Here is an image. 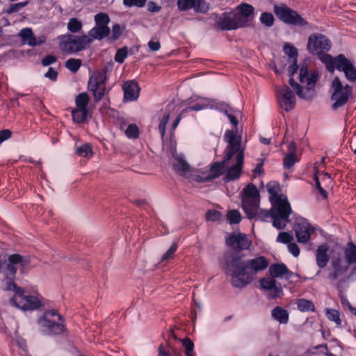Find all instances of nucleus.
I'll use <instances>...</instances> for the list:
<instances>
[{"label":"nucleus","instance_id":"1","mask_svg":"<svg viewBox=\"0 0 356 356\" xmlns=\"http://www.w3.org/2000/svg\"><path fill=\"white\" fill-rule=\"evenodd\" d=\"M268 263L265 257H259L253 259L242 261L239 258H234L227 263L226 271L231 277L232 284L237 288H242L249 284L252 273L263 270Z\"/></svg>","mask_w":356,"mask_h":356},{"label":"nucleus","instance_id":"2","mask_svg":"<svg viewBox=\"0 0 356 356\" xmlns=\"http://www.w3.org/2000/svg\"><path fill=\"white\" fill-rule=\"evenodd\" d=\"M224 140L227 143L225 150L224 163L225 166L228 165L229 161L234 163L227 168L225 175V181H229L238 179L241 173L245 147L241 144V136L236 131L227 130L225 133Z\"/></svg>","mask_w":356,"mask_h":356},{"label":"nucleus","instance_id":"3","mask_svg":"<svg viewBox=\"0 0 356 356\" xmlns=\"http://www.w3.org/2000/svg\"><path fill=\"white\" fill-rule=\"evenodd\" d=\"M254 15V7L243 3L237 6L232 12L223 13L219 17L218 24L223 30H236L248 26Z\"/></svg>","mask_w":356,"mask_h":356},{"label":"nucleus","instance_id":"4","mask_svg":"<svg viewBox=\"0 0 356 356\" xmlns=\"http://www.w3.org/2000/svg\"><path fill=\"white\" fill-rule=\"evenodd\" d=\"M321 60L330 72L332 73L337 70L344 74L346 79L349 82H356V67L353 62L343 54H339L335 57L329 54H322Z\"/></svg>","mask_w":356,"mask_h":356},{"label":"nucleus","instance_id":"5","mask_svg":"<svg viewBox=\"0 0 356 356\" xmlns=\"http://www.w3.org/2000/svg\"><path fill=\"white\" fill-rule=\"evenodd\" d=\"M318 77V74L316 71L309 70L307 66L302 65L299 73L300 84L294 83L293 79H290L289 83L300 98L310 99L314 96V87Z\"/></svg>","mask_w":356,"mask_h":356},{"label":"nucleus","instance_id":"6","mask_svg":"<svg viewBox=\"0 0 356 356\" xmlns=\"http://www.w3.org/2000/svg\"><path fill=\"white\" fill-rule=\"evenodd\" d=\"M10 303L22 311H35L44 307L46 300L38 292L31 293L22 289H17Z\"/></svg>","mask_w":356,"mask_h":356},{"label":"nucleus","instance_id":"7","mask_svg":"<svg viewBox=\"0 0 356 356\" xmlns=\"http://www.w3.org/2000/svg\"><path fill=\"white\" fill-rule=\"evenodd\" d=\"M38 328L44 334H60L64 331L62 316L55 309L47 310L37 321Z\"/></svg>","mask_w":356,"mask_h":356},{"label":"nucleus","instance_id":"8","mask_svg":"<svg viewBox=\"0 0 356 356\" xmlns=\"http://www.w3.org/2000/svg\"><path fill=\"white\" fill-rule=\"evenodd\" d=\"M31 264V259L29 256L23 257L19 254H13L7 257L6 254H0V272L5 277H13L19 266L24 270L28 269Z\"/></svg>","mask_w":356,"mask_h":356},{"label":"nucleus","instance_id":"9","mask_svg":"<svg viewBox=\"0 0 356 356\" xmlns=\"http://www.w3.org/2000/svg\"><path fill=\"white\" fill-rule=\"evenodd\" d=\"M291 213V209H285L280 212V211H275L274 209V205L272 204V207L270 211L261 209L257 206L256 213L252 216H248L249 218H256L257 219L261 221H267L268 219H273V225L275 227L278 229H282L285 228L286 224L289 222V218Z\"/></svg>","mask_w":356,"mask_h":356},{"label":"nucleus","instance_id":"10","mask_svg":"<svg viewBox=\"0 0 356 356\" xmlns=\"http://www.w3.org/2000/svg\"><path fill=\"white\" fill-rule=\"evenodd\" d=\"M59 40L60 50L69 54H76L86 49L92 42V39L86 35L78 36L65 34L60 36Z\"/></svg>","mask_w":356,"mask_h":356},{"label":"nucleus","instance_id":"11","mask_svg":"<svg viewBox=\"0 0 356 356\" xmlns=\"http://www.w3.org/2000/svg\"><path fill=\"white\" fill-rule=\"evenodd\" d=\"M331 99L332 108L337 109L343 106L349 99L353 92V88L348 84H343L341 80L336 76L331 83Z\"/></svg>","mask_w":356,"mask_h":356},{"label":"nucleus","instance_id":"12","mask_svg":"<svg viewBox=\"0 0 356 356\" xmlns=\"http://www.w3.org/2000/svg\"><path fill=\"white\" fill-rule=\"evenodd\" d=\"M260 197L257 188L252 184H248L243 189L242 194V207L248 216H252L256 213Z\"/></svg>","mask_w":356,"mask_h":356},{"label":"nucleus","instance_id":"13","mask_svg":"<svg viewBox=\"0 0 356 356\" xmlns=\"http://www.w3.org/2000/svg\"><path fill=\"white\" fill-rule=\"evenodd\" d=\"M273 10L276 16L286 24L300 26H305L307 24L306 20L296 11L291 9L285 4L275 6Z\"/></svg>","mask_w":356,"mask_h":356},{"label":"nucleus","instance_id":"14","mask_svg":"<svg viewBox=\"0 0 356 356\" xmlns=\"http://www.w3.org/2000/svg\"><path fill=\"white\" fill-rule=\"evenodd\" d=\"M107 80L105 71L95 72L88 81V88L92 92L95 100L99 101L106 93V82Z\"/></svg>","mask_w":356,"mask_h":356},{"label":"nucleus","instance_id":"15","mask_svg":"<svg viewBox=\"0 0 356 356\" xmlns=\"http://www.w3.org/2000/svg\"><path fill=\"white\" fill-rule=\"evenodd\" d=\"M267 188L270 196V200L275 211H280V212L285 209H291L290 204L287 197L284 195H278L280 190L279 184L276 182H270L267 184Z\"/></svg>","mask_w":356,"mask_h":356},{"label":"nucleus","instance_id":"16","mask_svg":"<svg viewBox=\"0 0 356 356\" xmlns=\"http://www.w3.org/2000/svg\"><path fill=\"white\" fill-rule=\"evenodd\" d=\"M225 172V163L216 162L211 165L209 169H205L193 175V180L202 182L214 179L220 177Z\"/></svg>","mask_w":356,"mask_h":356},{"label":"nucleus","instance_id":"17","mask_svg":"<svg viewBox=\"0 0 356 356\" xmlns=\"http://www.w3.org/2000/svg\"><path fill=\"white\" fill-rule=\"evenodd\" d=\"M293 230L297 240L300 243H306L314 233L315 228L304 218H299L294 225Z\"/></svg>","mask_w":356,"mask_h":356},{"label":"nucleus","instance_id":"18","mask_svg":"<svg viewBox=\"0 0 356 356\" xmlns=\"http://www.w3.org/2000/svg\"><path fill=\"white\" fill-rule=\"evenodd\" d=\"M331 47L330 42L322 35H312L309 38L307 49L313 54H321Z\"/></svg>","mask_w":356,"mask_h":356},{"label":"nucleus","instance_id":"19","mask_svg":"<svg viewBox=\"0 0 356 356\" xmlns=\"http://www.w3.org/2000/svg\"><path fill=\"white\" fill-rule=\"evenodd\" d=\"M284 50L286 56L282 59L283 67L286 69L287 75L291 76L298 70V52L296 49L289 44L284 45Z\"/></svg>","mask_w":356,"mask_h":356},{"label":"nucleus","instance_id":"20","mask_svg":"<svg viewBox=\"0 0 356 356\" xmlns=\"http://www.w3.org/2000/svg\"><path fill=\"white\" fill-rule=\"evenodd\" d=\"M277 99L280 107L286 111L292 110L296 104V97L287 86L277 90Z\"/></svg>","mask_w":356,"mask_h":356},{"label":"nucleus","instance_id":"21","mask_svg":"<svg viewBox=\"0 0 356 356\" xmlns=\"http://www.w3.org/2000/svg\"><path fill=\"white\" fill-rule=\"evenodd\" d=\"M261 288L267 291V295L270 298H277L283 296V290L280 283L273 277L263 278L260 280Z\"/></svg>","mask_w":356,"mask_h":356},{"label":"nucleus","instance_id":"22","mask_svg":"<svg viewBox=\"0 0 356 356\" xmlns=\"http://www.w3.org/2000/svg\"><path fill=\"white\" fill-rule=\"evenodd\" d=\"M171 155L173 158L172 165L174 170L177 171L181 176L189 177L190 176L193 178L191 174V169L188 163L184 159L181 155H178L176 149L173 147L170 149Z\"/></svg>","mask_w":356,"mask_h":356},{"label":"nucleus","instance_id":"23","mask_svg":"<svg viewBox=\"0 0 356 356\" xmlns=\"http://www.w3.org/2000/svg\"><path fill=\"white\" fill-rule=\"evenodd\" d=\"M227 245L234 250H243L248 249L252 241L245 234L238 233L234 234L226 239Z\"/></svg>","mask_w":356,"mask_h":356},{"label":"nucleus","instance_id":"24","mask_svg":"<svg viewBox=\"0 0 356 356\" xmlns=\"http://www.w3.org/2000/svg\"><path fill=\"white\" fill-rule=\"evenodd\" d=\"M124 101L133 102L136 100L140 95V87L137 82L133 80L125 81L122 85Z\"/></svg>","mask_w":356,"mask_h":356},{"label":"nucleus","instance_id":"25","mask_svg":"<svg viewBox=\"0 0 356 356\" xmlns=\"http://www.w3.org/2000/svg\"><path fill=\"white\" fill-rule=\"evenodd\" d=\"M19 36L22 38L24 44H26L31 47L40 45L45 42V37L41 35L38 38L35 37L32 30L30 28H25L20 31Z\"/></svg>","mask_w":356,"mask_h":356},{"label":"nucleus","instance_id":"26","mask_svg":"<svg viewBox=\"0 0 356 356\" xmlns=\"http://www.w3.org/2000/svg\"><path fill=\"white\" fill-rule=\"evenodd\" d=\"M350 264L342 258H334L332 261V267L333 272L330 273V277L333 280H337L339 276L343 274L348 268Z\"/></svg>","mask_w":356,"mask_h":356},{"label":"nucleus","instance_id":"27","mask_svg":"<svg viewBox=\"0 0 356 356\" xmlns=\"http://www.w3.org/2000/svg\"><path fill=\"white\" fill-rule=\"evenodd\" d=\"M269 273L272 277H281L284 275L286 276V278H290L293 275L292 272H290L286 266L284 264H277L271 265L269 268Z\"/></svg>","mask_w":356,"mask_h":356},{"label":"nucleus","instance_id":"28","mask_svg":"<svg viewBox=\"0 0 356 356\" xmlns=\"http://www.w3.org/2000/svg\"><path fill=\"white\" fill-rule=\"evenodd\" d=\"M328 248L326 245H320L316 250V264L321 268H325L329 261Z\"/></svg>","mask_w":356,"mask_h":356},{"label":"nucleus","instance_id":"29","mask_svg":"<svg viewBox=\"0 0 356 356\" xmlns=\"http://www.w3.org/2000/svg\"><path fill=\"white\" fill-rule=\"evenodd\" d=\"M110 29L108 26L95 25L89 32L88 37L92 40H102L110 33Z\"/></svg>","mask_w":356,"mask_h":356},{"label":"nucleus","instance_id":"30","mask_svg":"<svg viewBox=\"0 0 356 356\" xmlns=\"http://www.w3.org/2000/svg\"><path fill=\"white\" fill-rule=\"evenodd\" d=\"M314 179H315V182H316V186L317 189L318 190L319 193L323 196V197L326 198L327 197V192L321 186V180L323 181L324 185L330 184L331 182L330 175L327 172L326 173H324V172L319 173V174L315 175Z\"/></svg>","mask_w":356,"mask_h":356},{"label":"nucleus","instance_id":"31","mask_svg":"<svg viewBox=\"0 0 356 356\" xmlns=\"http://www.w3.org/2000/svg\"><path fill=\"white\" fill-rule=\"evenodd\" d=\"M195 104L186 108V111H200L211 108L213 105V101L204 97H197L194 99Z\"/></svg>","mask_w":356,"mask_h":356},{"label":"nucleus","instance_id":"32","mask_svg":"<svg viewBox=\"0 0 356 356\" xmlns=\"http://www.w3.org/2000/svg\"><path fill=\"white\" fill-rule=\"evenodd\" d=\"M272 317L281 324H286L289 321V314L281 307H275L271 312Z\"/></svg>","mask_w":356,"mask_h":356},{"label":"nucleus","instance_id":"33","mask_svg":"<svg viewBox=\"0 0 356 356\" xmlns=\"http://www.w3.org/2000/svg\"><path fill=\"white\" fill-rule=\"evenodd\" d=\"M120 129L124 131L126 136L129 138L136 139L140 135V130L136 124H129L126 128L125 124H121Z\"/></svg>","mask_w":356,"mask_h":356},{"label":"nucleus","instance_id":"34","mask_svg":"<svg viewBox=\"0 0 356 356\" xmlns=\"http://www.w3.org/2000/svg\"><path fill=\"white\" fill-rule=\"evenodd\" d=\"M72 119L77 123L83 122L88 115L87 109L76 108L72 111Z\"/></svg>","mask_w":356,"mask_h":356},{"label":"nucleus","instance_id":"35","mask_svg":"<svg viewBox=\"0 0 356 356\" xmlns=\"http://www.w3.org/2000/svg\"><path fill=\"white\" fill-rule=\"evenodd\" d=\"M82 26L81 21L76 17L70 18L67 24V30L72 33H79L81 30Z\"/></svg>","mask_w":356,"mask_h":356},{"label":"nucleus","instance_id":"36","mask_svg":"<svg viewBox=\"0 0 356 356\" xmlns=\"http://www.w3.org/2000/svg\"><path fill=\"white\" fill-rule=\"evenodd\" d=\"M76 154L81 157L91 158L93 156V151L91 145L86 143L76 148Z\"/></svg>","mask_w":356,"mask_h":356},{"label":"nucleus","instance_id":"37","mask_svg":"<svg viewBox=\"0 0 356 356\" xmlns=\"http://www.w3.org/2000/svg\"><path fill=\"white\" fill-rule=\"evenodd\" d=\"M346 261L350 265L353 262H356V246L350 243L348 248L345 250Z\"/></svg>","mask_w":356,"mask_h":356},{"label":"nucleus","instance_id":"38","mask_svg":"<svg viewBox=\"0 0 356 356\" xmlns=\"http://www.w3.org/2000/svg\"><path fill=\"white\" fill-rule=\"evenodd\" d=\"M88 102V95L85 92L80 93L75 98L76 108L87 109Z\"/></svg>","mask_w":356,"mask_h":356},{"label":"nucleus","instance_id":"39","mask_svg":"<svg viewBox=\"0 0 356 356\" xmlns=\"http://www.w3.org/2000/svg\"><path fill=\"white\" fill-rule=\"evenodd\" d=\"M181 342L183 348H184L186 356H196L193 348L194 344L193 342L188 338L184 339H179Z\"/></svg>","mask_w":356,"mask_h":356},{"label":"nucleus","instance_id":"40","mask_svg":"<svg viewBox=\"0 0 356 356\" xmlns=\"http://www.w3.org/2000/svg\"><path fill=\"white\" fill-rule=\"evenodd\" d=\"M65 65L72 72H76L81 65V60L76 58H70L65 62Z\"/></svg>","mask_w":356,"mask_h":356},{"label":"nucleus","instance_id":"41","mask_svg":"<svg viewBox=\"0 0 356 356\" xmlns=\"http://www.w3.org/2000/svg\"><path fill=\"white\" fill-rule=\"evenodd\" d=\"M195 12L204 13L209 9V6L204 0H193V7Z\"/></svg>","mask_w":356,"mask_h":356},{"label":"nucleus","instance_id":"42","mask_svg":"<svg viewBox=\"0 0 356 356\" xmlns=\"http://www.w3.org/2000/svg\"><path fill=\"white\" fill-rule=\"evenodd\" d=\"M226 216L230 224H237L241 220L240 212L235 209L229 211Z\"/></svg>","mask_w":356,"mask_h":356},{"label":"nucleus","instance_id":"43","mask_svg":"<svg viewBox=\"0 0 356 356\" xmlns=\"http://www.w3.org/2000/svg\"><path fill=\"white\" fill-rule=\"evenodd\" d=\"M95 22L97 26H108L110 19L107 14L100 13L95 16Z\"/></svg>","mask_w":356,"mask_h":356},{"label":"nucleus","instance_id":"44","mask_svg":"<svg viewBox=\"0 0 356 356\" xmlns=\"http://www.w3.org/2000/svg\"><path fill=\"white\" fill-rule=\"evenodd\" d=\"M298 308L301 312L312 311L314 309V305L311 301L301 299L298 302Z\"/></svg>","mask_w":356,"mask_h":356},{"label":"nucleus","instance_id":"45","mask_svg":"<svg viewBox=\"0 0 356 356\" xmlns=\"http://www.w3.org/2000/svg\"><path fill=\"white\" fill-rule=\"evenodd\" d=\"M298 158L296 154L288 153L284 159V167L285 168H291L297 161Z\"/></svg>","mask_w":356,"mask_h":356},{"label":"nucleus","instance_id":"46","mask_svg":"<svg viewBox=\"0 0 356 356\" xmlns=\"http://www.w3.org/2000/svg\"><path fill=\"white\" fill-rule=\"evenodd\" d=\"M326 315L328 319L334 321L337 325H340L341 321L340 319L339 312L336 309H329L326 310Z\"/></svg>","mask_w":356,"mask_h":356},{"label":"nucleus","instance_id":"47","mask_svg":"<svg viewBox=\"0 0 356 356\" xmlns=\"http://www.w3.org/2000/svg\"><path fill=\"white\" fill-rule=\"evenodd\" d=\"M293 240V236L291 234L286 232H281L279 233L276 241L281 243L289 244Z\"/></svg>","mask_w":356,"mask_h":356},{"label":"nucleus","instance_id":"48","mask_svg":"<svg viewBox=\"0 0 356 356\" xmlns=\"http://www.w3.org/2000/svg\"><path fill=\"white\" fill-rule=\"evenodd\" d=\"M169 117H170V113L168 112V111H165L163 115V117L161 120V122L159 124V132L161 133V136L162 138L164 137L165 136V126L168 122V120H169Z\"/></svg>","mask_w":356,"mask_h":356},{"label":"nucleus","instance_id":"49","mask_svg":"<svg viewBox=\"0 0 356 356\" xmlns=\"http://www.w3.org/2000/svg\"><path fill=\"white\" fill-rule=\"evenodd\" d=\"M260 22L266 26H271L274 22L273 15L269 13H263L260 17Z\"/></svg>","mask_w":356,"mask_h":356},{"label":"nucleus","instance_id":"50","mask_svg":"<svg viewBox=\"0 0 356 356\" xmlns=\"http://www.w3.org/2000/svg\"><path fill=\"white\" fill-rule=\"evenodd\" d=\"M15 275L13 277H6V279L5 280V284H6V289L8 291H13L14 293H16L17 289H22L20 287H17L16 284L13 282V279L15 278Z\"/></svg>","mask_w":356,"mask_h":356},{"label":"nucleus","instance_id":"51","mask_svg":"<svg viewBox=\"0 0 356 356\" xmlns=\"http://www.w3.org/2000/svg\"><path fill=\"white\" fill-rule=\"evenodd\" d=\"M193 0H177V7L180 10H187L193 7Z\"/></svg>","mask_w":356,"mask_h":356},{"label":"nucleus","instance_id":"52","mask_svg":"<svg viewBox=\"0 0 356 356\" xmlns=\"http://www.w3.org/2000/svg\"><path fill=\"white\" fill-rule=\"evenodd\" d=\"M177 250V245L175 243H173L170 248L166 251V252L162 257V261L169 260L172 258L173 254Z\"/></svg>","mask_w":356,"mask_h":356},{"label":"nucleus","instance_id":"53","mask_svg":"<svg viewBox=\"0 0 356 356\" xmlns=\"http://www.w3.org/2000/svg\"><path fill=\"white\" fill-rule=\"evenodd\" d=\"M222 217L220 212L216 210H209L206 215V218L210 221H217Z\"/></svg>","mask_w":356,"mask_h":356},{"label":"nucleus","instance_id":"54","mask_svg":"<svg viewBox=\"0 0 356 356\" xmlns=\"http://www.w3.org/2000/svg\"><path fill=\"white\" fill-rule=\"evenodd\" d=\"M146 0H123V3L127 7H143L145 6Z\"/></svg>","mask_w":356,"mask_h":356},{"label":"nucleus","instance_id":"55","mask_svg":"<svg viewBox=\"0 0 356 356\" xmlns=\"http://www.w3.org/2000/svg\"><path fill=\"white\" fill-rule=\"evenodd\" d=\"M127 56V49H120L117 51V53L115 56V60L118 63H122Z\"/></svg>","mask_w":356,"mask_h":356},{"label":"nucleus","instance_id":"56","mask_svg":"<svg viewBox=\"0 0 356 356\" xmlns=\"http://www.w3.org/2000/svg\"><path fill=\"white\" fill-rule=\"evenodd\" d=\"M122 29L119 24H115L113 26L111 31V38L115 40L120 38L122 33Z\"/></svg>","mask_w":356,"mask_h":356},{"label":"nucleus","instance_id":"57","mask_svg":"<svg viewBox=\"0 0 356 356\" xmlns=\"http://www.w3.org/2000/svg\"><path fill=\"white\" fill-rule=\"evenodd\" d=\"M289 252L294 257H298L300 254V249L297 244L294 243H290L287 245Z\"/></svg>","mask_w":356,"mask_h":356},{"label":"nucleus","instance_id":"58","mask_svg":"<svg viewBox=\"0 0 356 356\" xmlns=\"http://www.w3.org/2000/svg\"><path fill=\"white\" fill-rule=\"evenodd\" d=\"M148 47L150 49V50L156 51L160 49L161 44L159 40L152 39L149 41Z\"/></svg>","mask_w":356,"mask_h":356},{"label":"nucleus","instance_id":"59","mask_svg":"<svg viewBox=\"0 0 356 356\" xmlns=\"http://www.w3.org/2000/svg\"><path fill=\"white\" fill-rule=\"evenodd\" d=\"M58 72L52 67H49L44 76L51 81H56L57 79Z\"/></svg>","mask_w":356,"mask_h":356},{"label":"nucleus","instance_id":"60","mask_svg":"<svg viewBox=\"0 0 356 356\" xmlns=\"http://www.w3.org/2000/svg\"><path fill=\"white\" fill-rule=\"evenodd\" d=\"M56 61V58L55 56L49 55L44 57L42 60V64L44 66H48Z\"/></svg>","mask_w":356,"mask_h":356},{"label":"nucleus","instance_id":"61","mask_svg":"<svg viewBox=\"0 0 356 356\" xmlns=\"http://www.w3.org/2000/svg\"><path fill=\"white\" fill-rule=\"evenodd\" d=\"M11 131L8 129H4L0 131V144L11 136Z\"/></svg>","mask_w":356,"mask_h":356},{"label":"nucleus","instance_id":"62","mask_svg":"<svg viewBox=\"0 0 356 356\" xmlns=\"http://www.w3.org/2000/svg\"><path fill=\"white\" fill-rule=\"evenodd\" d=\"M147 6V10L152 13L159 12L161 9V7L160 6L156 5L154 1L148 2Z\"/></svg>","mask_w":356,"mask_h":356},{"label":"nucleus","instance_id":"63","mask_svg":"<svg viewBox=\"0 0 356 356\" xmlns=\"http://www.w3.org/2000/svg\"><path fill=\"white\" fill-rule=\"evenodd\" d=\"M342 304L351 312L352 314L356 316V308L353 307L347 300H342Z\"/></svg>","mask_w":356,"mask_h":356},{"label":"nucleus","instance_id":"64","mask_svg":"<svg viewBox=\"0 0 356 356\" xmlns=\"http://www.w3.org/2000/svg\"><path fill=\"white\" fill-rule=\"evenodd\" d=\"M15 343L22 349H25L26 347V343L24 339L22 338H17L15 339Z\"/></svg>","mask_w":356,"mask_h":356}]
</instances>
